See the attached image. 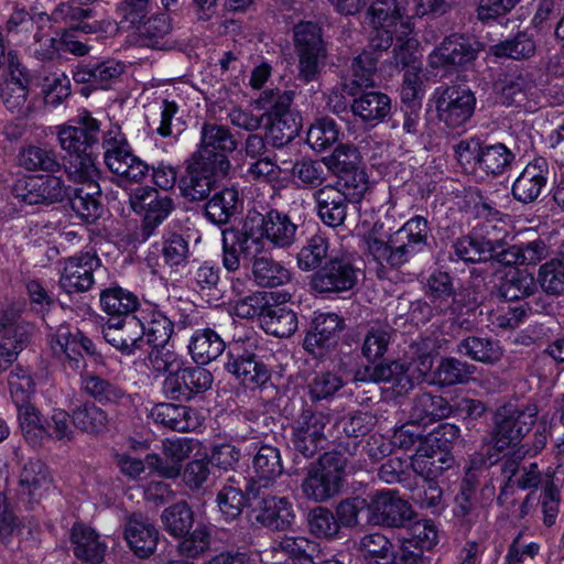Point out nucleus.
Returning a JSON list of instances; mask_svg holds the SVG:
<instances>
[{
	"label": "nucleus",
	"instance_id": "obj_1",
	"mask_svg": "<svg viewBox=\"0 0 564 564\" xmlns=\"http://www.w3.org/2000/svg\"><path fill=\"white\" fill-rule=\"evenodd\" d=\"M378 220L365 236L368 254L381 267L399 269L427 247L430 227L426 218L414 216L388 234Z\"/></svg>",
	"mask_w": 564,
	"mask_h": 564
},
{
	"label": "nucleus",
	"instance_id": "obj_2",
	"mask_svg": "<svg viewBox=\"0 0 564 564\" xmlns=\"http://www.w3.org/2000/svg\"><path fill=\"white\" fill-rule=\"evenodd\" d=\"M345 468L346 458L340 453H324L307 467L301 485L303 495L314 502L327 501L339 492Z\"/></svg>",
	"mask_w": 564,
	"mask_h": 564
},
{
	"label": "nucleus",
	"instance_id": "obj_3",
	"mask_svg": "<svg viewBox=\"0 0 564 564\" xmlns=\"http://www.w3.org/2000/svg\"><path fill=\"white\" fill-rule=\"evenodd\" d=\"M242 226L249 239L258 243L259 252L263 249L264 240L274 248L285 249L291 247L295 241L297 231V226L289 215L278 209H270L265 213L249 210Z\"/></svg>",
	"mask_w": 564,
	"mask_h": 564
},
{
	"label": "nucleus",
	"instance_id": "obj_4",
	"mask_svg": "<svg viewBox=\"0 0 564 564\" xmlns=\"http://www.w3.org/2000/svg\"><path fill=\"white\" fill-rule=\"evenodd\" d=\"M367 18L371 25L369 44L376 51L388 50L394 34L400 32L399 40L412 33V23L402 13L397 0H376L371 3Z\"/></svg>",
	"mask_w": 564,
	"mask_h": 564
},
{
	"label": "nucleus",
	"instance_id": "obj_5",
	"mask_svg": "<svg viewBox=\"0 0 564 564\" xmlns=\"http://www.w3.org/2000/svg\"><path fill=\"white\" fill-rule=\"evenodd\" d=\"M231 163L224 155L203 156L193 153L187 166V174L181 181L184 197L192 202L207 198L219 178L228 175Z\"/></svg>",
	"mask_w": 564,
	"mask_h": 564
},
{
	"label": "nucleus",
	"instance_id": "obj_6",
	"mask_svg": "<svg viewBox=\"0 0 564 564\" xmlns=\"http://www.w3.org/2000/svg\"><path fill=\"white\" fill-rule=\"evenodd\" d=\"M104 161L108 170L123 181L140 183L149 174V164L133 154L119 127L109 129L102 139Z\"/></svg>",
	"mask_w": 564,
	"mask_h": 564
},
{
	"label": "nucleus",
	"instance_id": "obj_7",
	"mask_svg": "<svg viewBox=\"0 0 564 564\" xmlns=\"http://www.w3.org/2000/svg\"><path fill=\"white\" fill-rule=\"evenodd\" d=\"M293 40L299 58V77L306 83L315 80L327 57L322 28L314 22H301L294 28Z\"/></svg>",
	"mask_w": 564,
	"mask_h": 564
},
{
	"label": "nucleus",
	"instance_id": "obj_8",
	"mask_svg": "<svg viewBox=\"0 0 564 564\" xmlns=\"http://www.w3.org/2000/svg\"><path fill=\"white\" fill-rule=\"evenodd\" d=\"M73 187L62 176L48 175L23 176L12 187L13 196L26 205L54 204L70 198Z\"/></svg>",
	"mask_w": 564,
	"mask_h": 564
},
{
	"label": "nucleus",
	"instance_id": "obj_9",
	"mask_svg": "<svg viewBox=\"0 0 564 564\" xmlns=\"http://www.w3.org/2000/svg\"><path fill=\"white\" fill-rule=\"evenodd\" d=\"M538 406L527 404L514 406L507 404L498 409L495 415L494 442L499 451L516 445L532 429L538 417Z\"/></svg>",
	"mask_w": 564,
	"mask_h": 564
},
{
	"label": "nucleus",
	"instance_id": "obj_10",
	"mask_svg": "<svg viewBox=\"0 0 564 564\" xmlns=\"http://www.w3.org/2000/svg\"><path fill=\"white\" fill-rule=\"evenodd\" d=\"M100 122L86 109L70 120L69 124L57 127V141L68 156L95 152L99 143Z\"/></svg>",
	"mask_w": 564,
	"mask_h": 564
},
{
	"label": "nucleus",
	"instance_id": "obj_11",
	"mask_svg": "<svg viewBox=\"0 0 564 564\" xmlns=\"http://www.w3.org/2000/svg\"><path fill=\"white\" fill-rule=\"evenodd\" d=\"M436 112L438 120L451 130L464 127L473 117L476 97L470 89L448 86L436 90Z\"/></svg>",
	"mask_w": 564,
	"mask_h": 564
},
{
	"label": "nucleus",
	"instance_id": "obj_12",
	"mask_svg": "<svg viewBox=\"0 0 564 564\" xmlns=\"http://www.w3.org/2000/svg\"><path fill=\"white\" fill-rule=\"evenodd\" d=\"M328 419L321 412L302 409L292 424L291 442L294 449L304 457L311 458L327 444L325 427Z\"/></svg>",
	"mask_w": 564,
	"mask_h": 564
},
{
	"label": "nucleus",
	"instance_id": "obj_13",
	"mask_svg": "<svg viewBox=\"0 0 564 564\" xmlns=\"http://www.w3.org/2000/svg\"><path fill=\"white\" fill-rule=\"evenodd\" d=\"M50 347L53 355L73 370H79L85 366L84 352H95L93 341L78 328H72L69 325L57 327L51 335Z\"/></svg>",
	"mask_w": 564,
	"mask_h": 564
},
{
	"label": "nucleus",
	"instance_id": "obj_14",
	"mask_svg": "<svg viewBox=\"0 0 564 564\" xmlns=\"http://www.w3.org/2000/svg\"><path fill=\"white\" fill-rule=\"evenodd\" d=\"M357 283V269L347 257L330 258L311 278L313 291L339 293L351 290Z\"/></svg>",
	"mask_w": 564,
	"mask_h": 564
},
{
	"label": "nucleus",
	"instance_id": "obj_15",
	"mask_svg": "<svg viewBox=\"0 0 564 564\" xmlns=\"http://www.w3.org/2000/svg\"><path fill=\"white\" fill-rule=\"evenodd\" d=\"M438 434L440 432L431 434L411 457L414 473L427 481H434L445 470L452 468L455 462L451 453L438 444Z\"/></svg>",
	"mask_w": 564,
	"mask_h": 564
},
{
	"label": "nucleus",
	"instance_id": "obj_16",
	"mask_svg": "<svg viewBox=\"0 0 564 564\" xmlns=\"http://www.w3.org/2000/svg\"><path fill=\"white\" fill-rule=\"evenodd\" d=\"M213 375L202 367L180 368L167 375L163 382L164 393L173 400L188 401L212 388Z\"/></svg>",
	"mask_w": 564,
	"mask_h": 564
},
{
	"label": "nucleus",
	"instance_id": "obj_17",
	"mask_svg": "<svg viewBox=\"0 0 564 564\" xmlns=\"http://www.w3.org/2000/svg\"><path fill=\"white\" fill-rule=\"evenodd\" d=\"M550 175L547 161L541 156L533 159L514 180L511 187L513 198L522 204L538 202L547 192Z\"/></svg>",
	"mask_w": 564,
	"mask_h": 564
},
{
	"label": "nucleus",
	"instance_id": "obj_18",
	"mask_svg": "<svg viewBox=\"0 0 564 564\" xmlns=\"http://www.w3.org/2000/svg\"><path fill=\"white\" fill-rule=\"evenodd\" d=\"M100 267L95 252H82L65 260L59 279L61 288L67 293L88 291L95 283L94 272Z\"/></svg>",
	"mask_w": 564,
	"mask_h": 564
},
{
	"label": "nucleus",
	"instance_id": "obj_19",
	"mask_svg": "<svg viewBox=\"0 0 564 564\" xmlns=\"http://www.w3.org/2000/svg\"><path fill=\"white\" fill-rule=\"evenodd\" d=\"M257 481L247 480L241 475L236 478L230 476L217 495V503L220 512L228 520H234L241 514L247 501L258 500L260 486Z\"/></svg>",
	"mask_w": 564,
	"mask_h": 564
},
{
	"label": "nucleus",
	"instance_id": "obj_20",
	"mask_svg": "<svg viewBox=\"0 0 564 564\" xmlns=\"http://www.w3.org/2000/svg\"><path fill=\"white\" fill-rule=\"evenodd\" d=\"M102 336L107 343L124 355H133L145 345L144 328L140 324L138 314L117 322L108 321L102 327Z\"/></svg>",
	"mask_w": 564,
	"mask_h": 564
},
{
	"label": "nucleus",
	"instance_id": "obj_21",
	"mask_svg": "<svg viewBox=\"0 0 564 564\" xmlns=\"http://www.w3.org/2000/svg\"><path fill=\"white\" fill-rule=\"evenodd\" d=\"M410 505L395 491H378L368 503L367 521L373 524L399 527L411 518Z\"/></svg>",
	"mask_w": 564,
	"mask_h": 564
},
{
	"label": "nucleus",
	"instance_id": "obj_22",
	"mask_svg": "<svg viewBox=\"0 0 564 564\" xmlns=\"http://www.w3.org/2000/svg\"><path fill=\"white\" fill-rule=\"evenodd\" d=\"M228 361L225 368L234 375L241 383L250 389L263 386L270 379V370L267 365L260 360L254 354L247 351L241 352L240 347L236 344L229 347Z\"/></svg>",
	"mask_w": 564,
	"mask_h": 564
},
{
	"label": "nucleus",
	"instance_id": "obj_23",
	"mask_svg": "<svg viewBox=\"0 0 564 564\" xmlns=\"http://www.w3.org/2000/svg\"><path fill=\"white\" fill-rule=\"evenodd\" d=\"M124 64L116 59L79 63L73 72L77 84H89L95 89H107L124 73Z\"/></svg>",
	"mask_w": 564,
	"mask_h": 564
},
{
	"label": "nucleus",
	"instance_id": "obj_24",
	"mask_svg": "<svg viewBox=\"0 0 564 564\" xmlns=\"http://www.w3.org/2000/svg\"><path fill=\"white\" fill-rule=\"evenodd\" d=\"M406 371L405 361L394 360L367 366L358 376L364 381L389 382L398 394H405L414 388V379Z\"/></svg>",
	"mask_w": 564,
	"mask_h": 564
},
{
	"label": "nucleus",
	"instance_id": "obj_25",
	"mask_svg": "<svg viewBox=\"0 0 564 564\" xmlns=\"http://www.w3.org/2000/svg\"><path fill=\"white\" fill-rule=\"evenodd\" d=\"M321 220L336 228L345 223L347 217V200L345 193L337 186L326 185L313 194Z\"/></svg>",
	"mask_w": 564,
	"mask_h": 564
},
{
	"label": "nucleus",
	"instance_id": "obj_26",
	"mask_svg": "<svg viewBox=\"0 0 564 564\" xmlns=\"http://www.w3.org/2000/svg\"><path fill=\"white\" fill-rule=\"evenodd\" d=\"M237 148L238 140L229 127L215 122H203L198 149L195 153L207 158L219 154L228 158V154L235 152Z\"/></svg>",
	"mask_w": 564,
	"mask_h": 564
},
{
	"label": "nucleus",
	"instance_id": "obj_27",
	"mask_svg": "<svg viewBox=\"0 0 564 564\" xmlns=\"http://www.w3.org/2000/svg\"><path fill=\"white\" fill-rule=\"evenodd\" d=\"M124 538L134 554L145 558L154 553L159 532L148 519L141 514H133L126 523Z\"/></svg>",
	"mask_w": 564,
	"mask_h": 564
},
{
	"label": "nucleus",
	"instance_id": "obj_28",
	"mask_svg": "<svg viewBox=\"0 0 564 564\" xmlns=\"http://www.w3.org/2000/svg\"><path fill=\"white\" fill-rule=\"evenodd\" d=\"M256 521L272 530H284L294 518L291 502L284 497L267 495L262 489L258 498Z\"/></svg>",
	"mask_w": 564,
	"mask_h": 564
},
{
	"label": "nucleus",
	"instance_id": "obj_29",
	"mask_svg": "<svg viewBox=\"0 0 564 564\" xmlns=\"http://www.w3.org/2000/svg\"><path fill=\"white\" fill-rule=\"evenodd\" d=\"M151 416L156 424L180 433L194 431L200 425L197 412L186 405L160 403L152 409Z\"/></svg>",
	"mask_w": 564,
	"mask_h": 564
},
{
	"label": "nucleus",
	"instance_id": "obj_30",
	"mask_svg": "<svg viewBox=\"0 0 564 564\" xmlns=\"http://www.w3.org/2000/svg\"><path fill=\"white\" fill-rule=\"evenodd\" d=\"M223 265L228 271H237L240 267V256L246 258L254 257L258 251V243L249 239L246 229H224L221 232Z\"/></svg>",
	"mask_w": 564,
	"mask_h": 564
},
{
	"label": "nucleus",
	"instance_id": "obj_31",
	"mask_svg": "<svg viewBox=\"0 0 564 564\" xmlns=\"http://www.w3.org/2000/svg\"><path fill=\"white\" fill-rule=\"evenodd\" d=\"M475 57L476 50L471 43L462 35L453 34L430 54V64L433 67L464 65Z\"/></svg>",
	"mask_w": 564,
	"mask_h": 564
},
{
	"label": "nucleus",
	"instance_id": "obj_32",
	"mask_svg": "<svg viewBox=\"0 0 564 564\" xmlns=\"http://www.w3.org/2000/svg\"><path fill=\"white\" fill-rule=\"evenodd\" d=\"M138 317L144 328L145 344L164 347L174 332L173 322L156 306L150 304L138 311Z\"/></svg>",
	"mask_w": 564,
	"mask_h": 564
},
{
	"label": "nucleus",
	"instance_id": "obj_33",
	"mask_svg": "<svg viewBox=\"0 0 564 564\" xmlns=\"http://www.w3.org/2000/svg\"><path fill=\"white\" fill-rule=\"evenodd\" d=\"M451 412L452 408L445 398L424 392L413 399L409 417L412 424L429 425L447 417Z\"/></svg>",
	"mask_w": 564,
	"mask_h": 564
},
{
	"label": "nucleus",
	"instance_id": "obj_34",
	"mask_svg": "<svg viewBox=\"0 0 564 564\" xmlns=\"http://www.w3.org/2000/svg\"><path fill=\"white\" fill-rule=\"evenodd\" d=\"M70 542L74 555L91 564H99L105 555L106 545L98 533L82 523H76L70 531Z\"/></svg>",
	"mask_w": 564,
	"mask_h": 564
},
{
	"label": "nucleus",
	"instance_id": "obj_35",
	"mask_svg": "<svg viewBox=\"0 0 564 564\" xmlns=\"http://www.w3.org/2000/svg\"><path fill=\"white\" fill-rule=\"evenodd\" d=\"M252 469L257 481L256 487L267 489L283 473V464L280 449L271 445H262L259 447L252 459Z\"/></svg>",
	"mask_w": 564,
	"mask_h": 564
},
{
	"label": "nucleus",
	"instance_id": "obj_36",
	"mask_svg": "<svg viewBox=\"0 0 564 564\" xmlns=\"http://www.w3.org/2000/svg\"><path fill=\"white\" fill-rule=\"evenodd\" d=\"M350 108L361 121L375 126L390 113L391 99L381 91H366L352 100Z\"/></svg>",
	"mask_w": 564,
	"mask_h": 564
},
{
	"label": "nucleus",
	"instance_id": "obj_37",
	"mask_svg": "<svg viewBox=\"0 0 564 564\" xmlns=\"http://www.w3.org/2000/svg\"><path fill=\"white\" fill-rule=\"evenodd\" d=\"M225 348L224 339L212 328L196 329L188 343L191 357L199 365H207L216 360Z\"/></svg>",
	"mask_w": 564,
	"mask_h": 564
},
{
	"label": "nucleus",
	"instance_id": "obj_38",
	"mask_svg": "<svg viewBox=\"0 0 564 564\" xmlns=\"http://www.w3.org/2000/svg\"><path fill=\"white\" fill-rule=\"evenodd\" d=\"M18 163L29 172L57 173L62 169V163L54 149L34 144L20 149Z\"/></svg>",
	"mask_w": 564,
	"mask_h": 564
},
{
	"label": "nucleus",
	"instance_id": "obj_39",
	"mask_svg": "<svg viewBox=\"0 0 564 564\" xmlns=\"http://www.w3.org/2000/svg\"><path fill=\"white\" fill-rule=\"evenodd\" d=\"M25 67L22 65L18 70L10 69L4 72V82L1 88V97L4 106L11 112L25 113V104L28 100Z\"/></svg>",
	"mask_w": 564,
	"mask_h": 564
},
{
	"label": "nucleus",
	"instance_id": "obj_40",
	"mask_svg": "<svg viewBox=\"0 0 564 564\" xmlns=\"http://www.w3.org/2000/svg\"><path fill=\"white\" fill-rule=\"evenodd\" d=\"M456 352L486 365H494L502 357V348L499 343L481 336H468L459 340Z\"/></svg>",
	"mask_w": 564,
	"mask_h": 564
},
{
	"label": "nucleus",
	"instance_id": "obj_41",
	"mask_svg": "<svg viewBox=\"0 0 564 564\" xmlns=\"http://www.w3.org/2000/svg\"><path fill=\"white\" fill-rule=\"evenodd\" d=\"M240 193L236 187H226L216 193L205 205V215L214 224L225 225L241 205Z\"/></svg>",
	"mask_w": 564,
	"mask_h": 564
},
{
	"label": "nucleus",
	"instance_id": "obj_42",
	"mask_svg": "<svg viewBox=\"0 0 564 564\" xmlns=\"http://www.w3.org/2000/svg\"><path fill=\"white\" fill-rule=\"evenodd\" d=\"M261 326L275 337H290L297 329V316L284 305L269 303L261 318Z\"/></svg>",
	"mask_w": 564,
	"mask_h": 564
},
{
	"label": "nucleus",
	"instance_id": "obj_43",
	"mask_svg": "<svg viewBox=\"0 0 564 564\" xmlns=\"http://www.w3.org/2000/svg\"><path fill=\"white\" fill-rule=\"evenodd\" d=\"M252 276L260 288H278L291 281V272L281 262L270 257L256 258L252 263Z\"/></svg>",
	"mask_w": 564,
	"mask_h": 564
},
{
	"label": "nucleus",
	"instance_id": "obj_44",
	"mask_svg": "<svg viewBox=\"0 0 564 564\" xmlns=\"http://www.w3.org/2000/svg\"><path fill=\"white\" fill-rule=\"evenodd\" d=\"M83 390L104 405L122 404L128 394L120 387L94 373L82 378Z\"/></svg>",
	"mask_w": 564,
	"mask_h": 564
},
{
	"label": "nucleus",
	"instance_id": "obj_45",
	"mask_svg": "<svg viewBox=\"0 0 564 564\" xmlns=\"http://www.w3.org/2000/svg\"><path fill=\"white\" fill-rule=\"evenodd\" d=\"M492 238L486 236H464L454 243V256L465 262H481L492 258Z\"/></svg>",
	"mask_w": 564,
	"mask_h": 564
},
{
	"label": "nucleus",
	"instance_id": "obj_46",
	"mask_svg": "<svg viewBox=\"0 0 564 564\" xmlns=\"http://www.w3.org/2000/svg\"><path fill=\"white\" fill-rule=\"evenodd\" d=\"M20 490L30 499L41 497L50 485L47 467L40 459H30L23 467L20 475Z\"/></svg>",
	"mask_w": 564,
	"mask_h": 564
},
{
	"label": "nucleus",
	"instance_id": "obj_47",
	"mask_svg": "<svg viewBox=\"0 0 564 564\" xmlns=\"http://www.w3.org/2000/svg\"><path fill=\"white\" fill-rule=\"evenodd\" d=\"M100 304L102 310L112 316H132L138 314V297L121 288L107 289L100 294Z\"/></svg>",
	"mask_w": 564,
	"mask_h": 564
},
{
	"label": "nucleus",
	"instance_id": "obj_48",
	"mask_svg": "<svg viewBox=\"0 0 564 564\" xmlns=\"http://www.w3.org/2000/svg\"><path fill=\"white\" fill-rule=\"evenodd\" d=\"M344 327V321L335 313L321 314L315 318L314 332L305 337L307 349L312 347H327L336 340Z\"/></svg>",
	"mask_w": 564,
	"mask_h": 564
},
{
	"label": "nucleus",
	"instance_id": "obj_49",
	"mask_svg": "<svg viewBox=\"0 0 564 564\" xmlns=\"http://www.w3.org/2000/svg\"><path fill=\"white\" fill-rule=\"evenodd\" d=\"M100 195L99 184L73 188L70 196L72 209L87 223H94L101 214V205L97 198Z\"/></svg>",
	"mask_w": 564,
	"mask_h": 564
},
{
	"label": "nucleus",
	"instance_id": "obj_50",
	"mask_svg": "<svg viewBox=\"0 0 564 564\" xmlns=\"http://www.w3.org/2000/svg\"><path fill=\"white\" fill-rule=\"evenodd\" d=\"M173 209V200L167 195H158L155 198H151L144 208V217L140 228L142 240H148Z\"/></svg>",
	"mask_w": 564,
	"mask_h": 564
},
{
	"label": "nucleus",
	"instance_id": "obj_51",
	"mask_svg": "<svg viewBox=\"0 0 564 564\" xmlns=\"http://www.w3.org/2000/svg\"><path fill=\"white\" fill-rule=\"evenodd\" d=\"M75 426L90 434H100L108 430L109 417L106 411L93 402H86L73 410Z\"/></svg>",
	"mask_w": 564,
	"mask_h": 564
},
{
	"label": "nucleus",
	"instance_id": "obj_52",
	"mask_svg": "<svg viewBox=\"0 0 564 564\" xmlns=\"http://www.w3.org/2000/svg\"><path fill=\"white\" fill-rule=\"evenodd\" d=\"M95 152L70 155L65 172L69 181L85 186L98 184L100 171L96 164Z\"/></svg>",
	"mask_w": 564,
	"mask_h": 564
},
{
	"label": "nucleus",
	"instance_id": "obj_53",
	"mask_svg": "<svg viewBox=\"0 0 564 564\" xmlns=\"http://www.w3.org/2000/svg\"><path fill=\"white\" fill-rule=\"evenodd\" d=\"M535 281L527 270L508 271L500 284V294L507 301H517L531 295L535 290Z\"/></svg>",
	"mask_w": 564,
	"mask_h": 564
},
{
	"label": "nucleus",
	"instance_id": "obj_54",
	"mask_svg": "<svg viewBox=\"0 0 564 564\" xmlns=\"http://www.w3.org/2000/svg\"><path fill=\"white\" fill-rule=\"evenodd\" d=\"M475 370L476 367L474 365L454 357H448L440 361L435 370V378L441 386L449 387L466 383Z\"/></svg>",
	"mask_w": 564,
	"mask_h": 564
},
{
	"label": "nucleus",
	"instance_id": "obj_55",
	"mask_svg": "<svg viewBox=\"0 0 564 564\" xmlns=\"http://www.w3.org/2000/svg\"><path fill=\"white\" fill-rule=\"evenodd\" d=\"M160 252L163 257L164 264L170 268L185 265L191 253L188 241L183 235L174 231H167L163 235Z\"/></svg>",
	"mask_w": 564,
	"mask_h": 564
},
{
	"label": "nucleus",
	"instance_id": "obj_56",
	"mask_svg": "<svg viewBox=\"0 0 564 564\" xmlns=\"http://www.w3.org/2000/svg\"><path fill=\"white\" fill-rule=\"evenodd\" d=\"M328 249V239L323 234L312 236L296 256L299 268L302 271L316 269L327 257Z\"/></svg>",
	"mask_w": 564,
	"mask_h": 564
},
{
	"label": "nucleus",
	"instance_id": "obj_57",
	"mask_svg": "<svg viewBox=\"0 0 564 564\" xmlns=\"http://www.w3.org/2000/svg\"><path fill=\"white\" fill-rule=\"evenodd\" d=\"M480 154L478 169L492 175L501 174L514 158L513 153L502 143H485Z\"/></svg>",
	"mask_w": 564,
	"mask_h": 564
},
{
	"label": "nucleus",
	"instance_id": "obj_58",
	"mask_svg": "<svg viewBox=\"0 0 564 564\" xmlns=\"http://www.w3.org/2000/svg\"><path fill=\"white\" fill-rule=\"evenodd\" d=\"M360 550L369 564H392L391 542L381 533H371L360 540Z\"/></svg>",
	"mask_w": 564,
	"mask_h": 564
},
{
	"label": "nucleus",
	"instance_id": "obj_59",
	"mask_svg": "<svg viewBox=\"0 0 564 564\" xmlns=\"http://www.w3.org/2000/svg\"><path fill=\"white\" fill-rule=\"evenodd\" d=\"M301 129V121L295 113H285L283 118H271L268 137L273 147L280 148L295 139Z\"/></svg>",
	"mask_w": 564,
	"mask_h": 564
},
{
	"label": "nucleus",
	"instance_id": "obj_60",
	"mask_svg": "<svg viewBox=\"0 0 564 564\" xmlns=\"http://www.w3.org/2000/svg\"><path fill=\"white\" fill-rule=\"evenodd\" d=\"M491 51L498 57L529 58L535 52V43L530 34L519 32L514 37L492 46Z\"/></svg>",
	"mask_w": 564,
	"mask_h": 564
},
{
	"label": "nucleus",
	"instance_id": "obj_61",
	"mask_svg": "<svg viewBox=\"0 0 564 564\" xmlns=\"http://www.w3.org/2000/svg\"><path fill=\"white\" fill-rule=\"evenodd\" d=\"M18 415L21 431L28 442L37 445L45 436V425L40 412L30 402L18 404Z\"/></svg>",
	"mask_w": 564,
	"mask_h": 564
},
{
	"label": "nucleus",
	"instance_id": "obj_62",
	"mask_svg": "<svg viewBox=\"0 0 564 564\" xmlns=\"http://www.w3.org/2000/svg\"><path fill=\"white\" fill-rule=\"evenodd\" d=\"M162 521L166 531L174 536H183L193 525V512L185 502H177L162 513Z\"/></svg>",
	"mask_w": 564,
	"mask_h": 564
},
{
	"label": "nucleus",
	"instance_id": "obj_63",
	"mask_svg": "<svg viewBox=\"0 0 564 564\" xmlns=\"http://www.w3.org/2000/svg\"><path fill=\"white\" fill-rule=\"evenodd\" d=\"M390 339L391 327L388 324L371 325L364 339L362 355L369 360L382 357L388 349Z\"/></svg>",
	"mask_w": 564,
	"mask_h": 564
},
{
	"label": "nucleus",
	"instance_id": "obj_64",
	"mask_svg": "<svg viewBox=\"0 0 564 564\" xmlns=\"http://www.w3.org/2000/svg\"><path fill=\"white\" fill-rule=\"evenodd\" d=\"M307 525L312 534L324 539H333L340 529V524L335 514L325 507H316L310 511Z\"/></svg>",
	"mask_w": 564,
	"mask_h": 564
}]
</instances>
